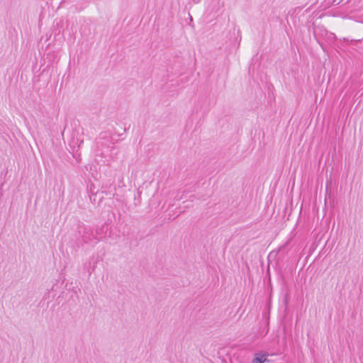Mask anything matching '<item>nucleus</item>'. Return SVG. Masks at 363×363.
I'll list each match as a JSON object with an SVG mask.
<instances>
[{"instance_id": "obj_1", "label": "nucleus", "mask_w": 363, "mask_h": 363, "mask_svg": "<svg viewBox=\"0 0 363 363\" xmlns=\"http://www.w3.org/2000/svg\"><path fill=\"white\" fill-rule=\"evenodd\" d=\"M253 363H263L264 362V360H259L258 359V357H256L253 361H252Z\"/></svg>"}, {"instance_id": "obj_2", "label": "nucleus", "mask_w": 363, "mask_h": 363, "mask_svg": "<svg viewBox=\"0 0 363 363\" xmlns=\"http://www.w3.org/2000/svg\"><path fill=\"white\" fill-rule=\"evenodd\" d=\"M258 359H259V360H264V362L265 361H267V358H266L264 355H263V356H261V357H258Z\"/></svg>"}, {"instance_id": "obj_3", "label": "nucleus", "mask_w": 363, "mask_h": 363, "mask_svg": "<svg viewBox=\"0 0 363 363\" xmlns=\"http://www.w3.org/2000/svg\"><path fill=\"white\" fill-rule=\"evenodd\" d=\"M294 184H295V182H294V181H293V182H292L293 186L294 185Z\"/></svg>"}]
</instances>
